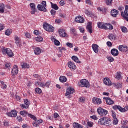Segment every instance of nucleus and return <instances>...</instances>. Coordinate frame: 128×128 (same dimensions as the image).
I'll use <instances>...</instances> for the list:
<instances>
[{
  "label": "nucleus",
  "mask_w": 128,
  "mask_h": 128,
  "mask_svg": "<svg viewBox=\"0 0 128 128\" xmlns=\"http://www.w3.org/2000/svg\"><path fill=\"white\" fill-rule=\"evenodd\" d=\"M113 110H120V112H124V108H122V106H113Z\"/></svg>",
  "instance_id": "obj_26"
},
{
  "label": "nucleus",
  "mask_w": 128,
  "mask_h": 128,
  "mask_svg": "<svg viewBox=\"0 0 128 128\" xmlns=\"http://www.w3.org/2000/svg\"><path fill=\"white\" fill-rule=\"evenodd\" d=\"M18 74V66L15 65L14 68L12 70V76H16Z\"/></svg>",
  "instance_id": "obj_15"
},
{
  "label": "nucleus",
  "mask_w": 128,
  "mask_h": 128,
  "mask_svg": "<svg viewBox=\"0 0 128 128\" xmlns=\"http://www.w3.org/2000/svg\"><path fill=\"white\" fill-rule=\"evenodd\" d=\"M44 121L42 120L36 121V122L33 124L34 126L36 128H38V126H40V124H42Z\"/></svg>",
  "instance_id": "obj_23"
},
{
  "label": "nucleus",
  "mask_w": 128,
  "mask_h": 128,
  "mask_svg": "<svg viewBox=\"0 0 128 128\" xmlns=\"http://www.w3.org/2000/svg\"><path fill=\"white\" fill-rule=\"evenodd\" d=\"M42 5L39 4L38 6V10H40V12H48V10L46 8V2L43 1L42 2Z\"/></svg>",
  "instance_id": "obj_3"
},
{
  "label": "nucleus",
  "mask_w": 128,
  "mask_h": 128,
  "mask_svg": "<svg viewBox=\"0 0 128 128\" xmlns=\"http://www.w3.org/2000/svg\"><path fill=\"white\" fill-rule=\"evenodd\" d=\"M17 120H18V122H22V117H20V116H18L17 118Z\"/></svg>",
  "instance_id": "obj_60"
},
{
  "label": "nucleus",
  "mask_w": 128,
  "mask_h": 128,
  "mask_svg": "<svg viewBox=\"0 0 128 128\" xmlns=\"http://www.w3.org/2000/svg\"><path fill=\"white\" fill-rule=\"evenodd\" d=\"M104 84H106V86H112V81L110 80V78H105L103 80Z\"/></svg>",
  "instance_id": "obj_9"
},
{
  "label": "nucleus",
  "mask_w": 128,
  "mask_h": 128,
  "mask_svg": "<svg viewBox=\"0 0 128 128\" xmlns=\"http://www.w3.org/2000/svg\"><path fill=\"white\" fill-rule=\"evenodd\" d=\"M90 118L92 120H98V116H90Z\"/></svg>",
  "instance_id": "obj_50"
},
{
  "label": "nucleus",
  "mask_w": 128,
  "mask_h": 128,
  "mask_svg": "<svg viewBox=\"0 0 128 128\" xmlns=\"http://www.w3.org/2000/svg\"><path fill=\"white\" fill-rule=\"evenodd\" d=\"M124 112H126L128 111V106H126L124 108H123Z\"/></svg>",
  "instance_id": "obj_64"
},
{
  "label": "nucleus",
  "mask_w": 128,
  "mask_h": 128,
  "mask_svg": "<svg viewBox=\"0 0 128 128\" xmlns=\"http://www.w3.org/2000/svg\"><path fill=\"white\" fill-rule=\"evenodd\" d=\"M30 6L31 8V14H35L36 12V4L34 3H32L30 4Z\"/></svg>",
  "instance_id": "obj_10"
},
{
  "label": "nucleus",
  "mask_w": 128,
  "mask_h": 128,
  "mask_svg": "<svg viewBox=\"0 0 128 128\" xmlns=\"http://www.w3.org/2000/svg\"><path fill=\"white\" fill-rule=\"evenodd\" d=\"M54 44H55V46H60V42H59V41L58 40H55V41H54Z\"/></svg>",
  "instance_id": "obj_56"
},
{
  "label": "nucleus",
  "mask_w": 128,
  "mask_h": 128,
  "mask_svg": "<svg viewBox=\"0 0 128 128\" xmlns=\"http://www.w3.org/2000/svg\"><path fill=\"white\" fill-rule=\"evenodd\" d=\"M51 6L52 8L54 10H58V8H60L56 4H54L52 2H51Z\"/></svg>",
  "instance_id": "obj_34"
},
{
  "label": "nucleus",
  "mask_w": 128,
  "mask_h": 128,
  "mask_svg": "<svg viewBox=\"0 0 128 128\" xmlns=\"http://www.w3.org/2000/svg\"><path fill=\"white\" fill-rule=\"evenodd\" d=\"M118 50L122 52H128V46H119Z\"/></svg>",
  "instance_id": "obj_14"
},
{
  "label": "nucleus",
  "mask_w": 128,
  "mask_h": 128,
  "mask_svg": "<svg viewBox=\"0 0 128 128\" xmlns=\"http://www.w3.org/2000/svg\"><path fill=\"white\" fill-rule=\"evenodd\" d=\"M66 46H68L70 48H74V44L72 43L68 42L66 44Z\"/></svg>",
  "instance_id": "obj_45"
},
{
  "label": "nucleus",
  "mask_w": 128,
  "mask_h": 128,
  "mask_svg": "<svg viewBox=\"0 0 128 128\" xmlns=\"http://www.w3.org/2000/svg\"><path fill=\"white\" fill-rule=\"evenodd\" d=\"M5 34L6 36H10V34H12V32H10V30H8L6 32H5Z\"/></svg>",
  "instance_id": "obj_46"
},
{
  "label": "nucleus",
  "mask_w": 128,
  "mask_h": 128,
  "mask_svg": "<svg viewBox=\"0 0 128 128\" xmlns=\"http://www.w3.org/2000/svg\"><path fill=\"white\" fill-rule=\"evenodd\" d=\"M88 126H90V128H92L94 126V123H92V122H88Z\"/></svg>",
  "instance_id": "obj_51"
},
{
  "label": "nucleus",
  "mask_w": 128,
  "mask_h": 128,
  "mask_svg": "<svg viewBox=\"0 0 128 128\" xmlns=\"http://www.w3.org/2000/svg\"><path fill=\"white\" fill-rule=\"evenodd\" d=\"M20 114L22 116L26 117L28 114V113L26 111H22L20 112Z\"/></svg>",
  "instance_id": "obj_37"
},
{
  "label": "nucleus",
  "mask_w": 128,
  "mask_h": 128,
  "mask_svg": "<svg viewBox=\"0 0 128 128\" xmlns=\"http://www.w3.org/2000/svg\"><path fill=\"white\" fill-rule=\"evenodd\" d=\"M52 16H56V11L52 10L50 12Z\"/></svg>",
  "instance_id": "obj_53"
},
{
  "label": "nucleus",
  "mask_w": 128,
  "mask_h": 128,
  "mask_svg": "<svg viewBox=\"0 0 128 128\" xmlns=\"http://www.w3.org/2000/svg\"><path fill=\"white\" fill-rule=\"evenodd\" d=\"M66 76H72V72H68L66 73Z\"/></svg>",
  "instance_id": "obj_59"
},
{
  "label": "nucleus",
  "mask_w": 128,
  "mask_h": 128,
  "mask_svg": "<svg viewBox=\"0 0 128 128\" xmlns=\"http://www.w3.org/2000/svg\"><path fill=\"white\" fill-rule=\"evenodd\" d=\"M2 52L4 54H8L9 58H13L14 56V52L10 48L3 49Z\"/></svg>",
  "instance_id": "obj_4"
},
{
  "label": "nucleus",
  "mask_w": 128,
  "mask_h": 128,
  "mask_svg": "<svg viewBox=\"0 0 128 128\" xmlns=\"http://www.w3.org/2000/svg\"><path fill=\"white\" fill-rule=\"evenodd\" d=\"M86 30L90 34L92 33V24H90V22H89L88 25L87 26Z\"/></svg>",
  "instance_id": "obj_25"
},
{
  "label": "nucleus",
  "mask_w": 128,
  "mask_h": 128,
  "mask_svg": "<svg viewBox=\"0 0 128 128\" xmlns=\"http://www.w3.org/2000/svg\"><path fill=\"white\" fill-rule=\"evenodd\" d=\"M65 4H64V1L61 0L60 2V6H64Z\"/></svg>",
  "instance_id": "obj_61"
},
{
  "label": "nucleus",
  "mask_w": 128,
  "mask_h": 128,
  "mask_svg": "<svg viewBox=\"0 0 128 128\" xmlns=\"http://www.w3.org/2000/svg\"><path fill=\"white\" fill-rule=\"evenodd\" d=\"M61 38H68V34L66 32V30L64 29H60L58 31Z\"/></svg>",
  "instance_id": "obj_11"
},
{
  "label": "nucleus",
  "mask_w": 128,
  "mask_h": 128,
  "mask_svg": "<svg viewBox=\"0 0 128 128\" xmlns=\"http://www.w3.org/2000/svg\"><path fill=\"white\" fill-rule=\"evenodd\" d=\"M104 100H106L107 104H108L109 106H112V104H114V102L110 98H104Z\"/></svg>",
  "instance_id": "obj_16"
},
{
  "label": "nucleus",
  "mask_w": 128,
  "mask_h": 128,
  "mask_svg": "<svg viewBox=\"0 0 128 128\" xmlns=\"http://www.w3.org/2000/svg\"><path fill=\"white\" fill-rule=\"evenodd\" d=\"M98 46L96 44H94L92 46V50H94V52H95V54H98Z\"/></svg>",
  "instance_id": "obj_22"
},
{
  "label": "nucleus",
  "mask_w": 128,
  "mask_h": 128,
  "mask_svg": "<svg viewBox=\"0 0 128 128\" xmlns=\"http://www.w3.org/2000/svg\"><path fill=\"white\" fill-rule=\"evenodd\" d=\"M118 124V118H115L114 119V122H113V124L114 125V126H116V124Z\"/></svg>",
  "instance_id": "obj_48"
},
{
  "label": "nucleus",
  "mask_w": 128,
  "mask_h": 128,
  "mask_svg": "<svg viewBox=\"0 0 128 128\" xmlns=\"http://www.w3.org/2000/svg\"><path fill=\"white\" fill-rule=\"evenodd\" d=\"M71 32L72 34H75V36L76 34V29L74 28L71 29Z\"/></svg>",
  "instance_id": "obj_52"
},
{
  "label": "nucleus",
  "mask_w": 128,
  "mask_h": 128,
  "mask_svg": "<svg viewBox=\"0 0 128 128\" xmlns=\"http://www.w3.org/2000/svg\"><path fill=\"white\" fill-rule=\"evenodd\" d=\"M24 104H20V106L22 108H25V109H28V108H30V102H28V100H24Z\"/></svg>",
  "instance_id": "obj_8"
},
{
  "label": "nucleus",
  "mask_w": 128,
  "mask_h": 128,
  "mask_svg": "<svg viewBox=\"0 0 128 128\" xmlns=\"http://www.w3.org/2000/svg\"><path fill=\"white\" fill-rule=\"evenodd\" d=\"M98 28H100L101 30H106V23L99 22L98 23Z\"/></svg>",
  "instance_id": "obj_21"
},
{
  "label": "nucleus",
  "mask_w": 128,
  "mask_h": 128,
  "mask_svg": "<svg viewBox=\"0 0 128 128\" xmlns=\"http://www.w3.org/2000/svg\"><path fill=\"white\" fill-rule=\"evenodd\" d=\"M112 114L113 118L114 119L116 118V114L113 110H112Z\"/></svg>",
  "instance_id": "obj_54"
},
{
  "label": "nucleus",
  "mask_w": 128,
  "mask_h": 128,
  "mask_svg": "<svg viewBox=\"0 0 128 128\" xmlns=\"http://www.w3.org/2000/svg\"><path fill=\"white\" fill-rule=\"evenodd\" d=\"M114 30V26L110 24H106L105 30Z\"/></svg>",
  "instance_id": "obj_27"
},
{
  "label": "nucleus",
  "mask_w": 128,
  "mask_h": 128,
  "mask_svg": "<svg viewBox=\"0 0 128 128\" xmlns=\"http://www.w3.org/2000/svg\"><path fill=\"white\" fill-rule=\"evenodd\" d=\"M15 42L18 48H20L22 46V41L20 40V38H18V36H15Z\"/></svg>",
  "instance_id": "obj_13"
},
{
  "label": "nucleus",
  "mask_w": 128,
  "mask_h": 128,
  "mask_svg": "<svg viewBox=\"0 0 128 128\" xmlns=\"http://www.w3.org/2000/svg\"><path fill=\"white\" fill-rule=\"evenodd\" d=\"M7 116L9 118H16L18 116V111L16 110H13L11 112L7 113Z\"/></svg>",
  "instance_id": "obj_7"
},
{
  "label": "nucleus",
  "mask_w": 128,
  "mask_h": 128,
  "mask_svg": "<svg viewBox=\"0 0 128 128\" xmlns=\"http://www.w3.org/2000/svg\"><path fill=\"white\" fill-rule=\"evenodd\" d=\"M98 124L100 126H112V120L106 117L100 118L98 122Z\"/></svg>",
  "instance_id": "obj_1"
},
{
  "label": "nucleus",
  "mask_w": 128,
  "mask_h": 128,
  "mask_svg": "<svg viewBox=\"0 0 128 128\" xmlns=\"http://www.w3.org/2000/svg\"><path fill=\"white\" fill-rule=\"evenodd\" d=\"M28 116L29 118H32V120H35V122H36V120H38V119L36 118V116L32 114H28Z\"/></svg>",
  "instance_id": "obj_38"
},
{
  "label": "nucleus",
  "mask_w": 128,
  "mask_h": 128,
  "mask_svg": "<svg viewBox=\"0 0 128 128\" xmlns=\"http://www.w3.org/2000/svg\"><path fill=\"white\" fill-rule=\"evenodd\" d=\"M93 104H102V100L98 98H93L92 100Z\"/></svg>",
  "instance_id": "obj_20"
},
{
  "label": "nucleus",
  "mask_w": 128,
  "mask_h": 128,
  "mask_svg": "<svg viewBox=\"0 0 128 128\" xmlns=\"http://www.w3.org/2000/svg\"><path fill=\"white\" fill-rule=\"evenodd\" d=\"M59 50H60V52H61V54H62V50H64V52L66 51V49L64 48H60Z\"/></svg>",
  "instance_id": "obj_55"
},
{
  "label": "nucleus",
  "mask_w": 128,
  "mask_h": 128,
  "mask_svg": "<svg viewBox=\"0 0 128 128\" xmlns=\"http://www.w3.org/2000/svg\"><path fill=\"white\" fill-rule=\"evenodd\" d=\"M44 28L46 32H54V26L48 24H46L44 26Z\"/></svg>",
  "instance_id": "obj_5"
},
{
  "label": "nucleus",
  "mask_w": 128,
  "mask_h": 128,
  "mask_svg": "<svg viewBox=\"0 0 128 128\" xmlns=\"http://www.w3.org/2000/svg\"><path fill=\"white\" fill-rule=\"evenodd\" d=\"M86 4H89V6H92V4L93 3H92V1H90V0H86Z\"/></svg>",
  "instance_id": "obj_57"
},
{
  "label": "nucleus",
  "mask_w": 128,
  "mask_h": 128,
  "mask_svg": "<svg viewBox=\"0 0 128 128\" xmlns=\"http://www.w3.org/2000/svg\"><path fill=\"white\" fill-rule=\"evenodd\" d=\"M73 126L74 128H84V126H82L76 122L73 124Z\"/></svg>",
  "instance_id": "obj_33"
},
{
  "label": "nucleus",
  "mask_w": 128,
  "mask_h": 128,
  "mask_svg": "<svg viewBox=\"0 0 128 128\" xmlns=\"http://www.w3.org/2000/svg\"><path fill=\"white\" fill-rule=\"evenodd\" d=\"M36 94H42V91L41 90L40 88H36Z\"/></svg>",
  "instance_id": "obj_42"
},
{
  "label": "nucleus",
  "mask_w": 128,
  "mask_h": 128,
  "mask_svg": "<svg viewBox=\"0 0 128 128\" xmlns=\"http://www.w3.org/2000/svg\"><path fill=\"white\" fill-rule=\"evenodd\" d=\"M116 78H118V80H120V78H122V75L120 73H117Z\"/></svg>",
  "instance_id": "obj_58"
},
{
  "label": "nucleus",
  "mask_w": 128,
  "mask_h": 128,
  "mask_svg": "<svg viewBox=\"0 0 128 128\" xmlns=\"http://www.w3.org/2000/svg\"><path fill=\"white\" fill-rule=\"evenodd\" d=\"M122 30L124 34H126V32H128V28L124 26L122 28Z\"/></svg>",
  "instance_id": "obj_43"
},
{
  "label": "nucleus",
  "mask_w": 128,
  "mask_h": 128,
  "mask_svg": "<svg viewBox=\"0 0 128 128\" xmlns=\"http://www.w3.org/2000/svg\"><path fill=\"white\" fill-rule=\"evenodd\" d=\"M85 14H86V16H92V12H90V11H88V10H86L85 11Z\"/></svg>",
  "instance_id": "obj_47"
},
{
  "label": "nucleus",
  "mask_w": 128,
  "mask_h": 128,
  "mask_svg": "<svg viewBox=\"0 0 128 128\" xmlns=\"http://www.w3.org/2000/svg\"><path fill=\"white\" fill-rule=\"evenodd\" d=\"M111 54L112 56H118L119 54L118 50L116 49H112L111 50Z\"/></svg>",
  "instance_id": "obj_24"
},
{
  "label": "nucleus",
  "mask_w": 128,
  "mask_h": 128,
  "mask_svg": "<svg viewBox=\"0 0 128 128\" xmlns=\"http://www.w3.org/2000/svg\"><path fill=\"white\" fill-rule=\"evenodd\" d=\"M42 40H44V38L42 36L36 38V41L39 42H42Z\"/></svg>",
  "instance_id": "obj_44"
},
{
  "label": "nucleus",
  "mask_w": 128,
  "mask_h": 128,
  "mask_svg": "<svg viewBox=\"0 0 128 128\" xmlns=\"http://www.w3.org/2000/svg\"><path fill=\"white\" fill-rule=\"evenodd\" d=\"M107 58L110 62H114V58L112 56H108Z\"/></svg>",
  "instance_id": "obj_41"
},
{
  "label": "nucleus",
  "mask_w": 128,
  "mask_h": 128,
  "mask_svg": "<svg viewBox=\"0 0 128 128\" xmlns=\"http://www.w3.org/2000/svg\"><path fill=\"white\" fill-rule=\"evenodd\" d=\"M124 10V8L122 6H120L118 8V10H120V12H122V10Z\"/></svg>",
  "instance_id": "obj_63"
},
{
  "label": "nucleus",
  "mask_w": 128,
  "mask_h": 128,
  "mask_svg": "<svg viewBox=\"0 0 128 128\" xmlns=\"http://www.w3.org/2000/svg\"><path fill=\"white\" fill-rule=\"evenodd\" d=\"M75 21L78 24H84V19L81 16H78L75 18Z\"/></svg>",
  "instance_id": "obj_12"
},
{
  "label": "nucleus",
  "mask_w": 128,
  "mask_h": 128,
  "mask_svg": "<svg viewBox=\"0 0 128 128\" xmlns=\"http://www.w3.org/2000/svg\"><path fill=\"white\" fill-rule=\"evenodd\" d=\"M119 12L118 10H112L111 11V16H112L113 18H116L118 16Z\"/></svg>",
  "instance_id": "obj_19"
},
{
  "label": "nucleus",
  "mask_w": 128,
  "mask_h": 128,
  "mask_svg": "<svg viewBox=\"0 0 128 128\" xmlns=\"http://www.w3.org/2000/svg\"><path fill=\"white\" fill-rule=\"evenodd\" d=\"M97 112L98 114L100 116H102L104 118H105V116H106L108 114V111L102 108H98Z\"/></svg>",
  "instance_id": "obj_2"
},
{
  "label": "nucleus",
  "mask_w": 128,
  "mask_h": 128,
  "mask_svg": "<svg viewBox=\"0 0 128 128\" xmlns=\"http://www.w3.org/2000/svg\"><path fill=\"white\" fill-rule=\"evenodd\" d=\"M22 68H30V64L26 63L22 64Z\"/></svg>",
  "instance_id": "obj_36"
},
{
  "label": "nucleus",
  "mask_w": 128,
  "mask_h": 128,
  "mask_svg": "<svg viewBox=\"0 0 128 128\" xmlns=\"http://www.w3.org/2000/svg\"><path fill=\"white\" fill-rule=\"evenodd\" d=\"M60 80L61 82H68V78L64 76L60 77Z\"/></svg>",
  "instance_id": "obj_32"
},
{
  "label": "nucleus",
  "mask_w": 128,
  "mask_h": 128,
  "mask_svg": "<svg viewBox=\"0 0 128 128\" xmlns=\"http://www.w3.org/2000/svg\"><path fill=\"white\" fill-rule=\"evenodd\" d=\"M72 60L75 62H77V64H82V62H80V60L78 59V57H76V56H73L72 57Z\"/></svg>",
  "instance_id": "obj_31"
},
{
  "label": "nucleus",
  "mask_w": 128,
  "mask_h": 128,
  "mask_svg": "<svg viewBox=\"0 0 128 128\" xmlns=\"http://www.w3.org/2000/svg\"><path fill=\"white\" fill-rule=\"evenodd\" d=\"M113 86H116V88H122V83L113 84Z\"/></svg>",
  "instance_id": "obj_40"
},
{
  "label": "nucleus",
  "mask_w": 128,
  "mask_h": 128,
  "mask_svg": "<svg viewBox=\"0 0 128 128\" xmlns=\"http://www.w3.org/2000/svg\"><path fill=\"white\" fill-rule=\"evenodd\" d=\"M80 84L82 86H84L85 88H88L89 82L86 80H80Z\"/></svg>",
  "instance_id": "obj_17"
},
{
  "label": "nucleus",
  "mask_w": 128,
  "mask_h": 128,
  "mask_svg": "<svg viewBox=\"0 0 128 128\" xmlns=\"http://www.w3.org/2000/svg\"><path fill=\"white\" fill-rule=\"evenodd\" d=\"M34 54L36 56H39V54H42V50L40 48H37L34 50Z\"/></svg>",
  "instance_id": "obj_28"
},
{
  "label": "nucleus",
  "mask_w": 128,
  "mask_h": 128,
  "mask_svg": "<svg viewBox=\"0 0 128 128\" xmlns=\"http://www.w3.org/2000/svg\"><path fill=\"white\" fill-rule=\"evenodd\" d=\"M114 0H106V4L107 6H110L112 4V1Z\"/></svg>",
  "instance_id": "obj_39"
},
{
  "label": "nucleus",
  "mask_w": 128,
  "mask_h": 128,
  "mask_svg": "<svg viewBox=\"0 0 128 128\" xmlns=\"http://www.w3.org/2000/svg\"><path fill=\"white\" fill-rule=\"evenodd\" d=\"M0 12L4 14V4H0Z\"/></svg>",
  "instance_id": "obj_35"
},
{
  "label": "nucleus",
  "mask_w": 128,
  "mask_h": 128,
  "mask_svg": "<svg viewBox=\"0 0 128 128\" xmlns=\"http://www.w3.org/2000/svg\"><path fill=\"white\" fill-rule=\"evenodd\" d=\"M68 66L70 70H76V66L74 64L72 63V62H68Z\"/></svg>",
  "instance_id": "obj_18"
},
{
  "label": "nucleus",
  "mask_w": 128,
  "mask_h": 128,
  "mask_svg": "<svg viewBox=\"0 0 128 128\" xmlns=\"http://www.w3.org/2000/svg\"><path fill=\"white\" fill-rule=\"evenodd\" d=\"M108 38L110 40H116V35H114V34H110L108 36Z\"/></svg>",
  "instance_id": "obj_29"
},
{
  "label": "nucleus",
  "mask_w": 128,
  "mask_h": 128,
  "mask_svg": "<svg viewBox=\"0 0 128 128\" xmlns=\"http://www.w3.org/2000/svg\"><path fill=\"white\" fill-rule=\"evenodd\" d=\"M78 28H79V30H80V32H82V34H84V32H85L84 28L82 27H80Z\"/></svg>",
  "instance_id": "obj_49"
},
{
  "label": "nucleus",
  "mask_w": 128,
  "mask_h": 128,
  "mask_svg": "<svg viewBox=\"0 0 128 128\" xmlns=\"http://www.w3.org/2000/svg\"><path fill=\"white\" fill-rule=\"evenodd\" d=\"M50 82H47L46 84H44V83H41L40 84V86L42 88H50Z\"/></svg>",
  "instance_id": "obj_30"
},
{
  "label": "nucleus",
  "mask_w": 128,
  "mask_h": 128,
  "mask_svg": "<svg viewBox=\"0 0 128 128\" xmlns=\"http://www.w3.org/2000/svg\"><path fill=\"white\" fill-rule=\"evenodd\" d=\"M11 66H12V64H10V63H7L6 64V68H10Z\"/></svg>",
  "instance_id": "obj_62"
},
{
  "label": "nucleus",
  "mask_w": 128,
  "mask_h": 128,
  "mask_svg": "<svg viewBox=\"0 0 128 128\" xmlns=\"http://www.w3.org/2000/svg\"><path fill=\"white\" fill-rule=\"evenodd\" d=\"M74 92H75L74 89L72 87H68V88L66 96H68V98H72V96L70 95L74 94Z\"/></svg>",
  "instance_id": "obj_6"
}]
</instances>
